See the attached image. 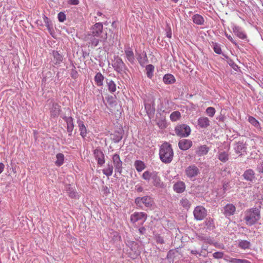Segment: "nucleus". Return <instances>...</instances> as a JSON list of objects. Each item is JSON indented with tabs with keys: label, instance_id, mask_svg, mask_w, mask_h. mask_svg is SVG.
Here are the masks:
<instances>
[{
	"label": "nucleus",
	"instance_id": "obj_11",
	"mask_svg": "<svg viewBox=\"0 0 263 263\" xmlns=\"http://www.w3.org/2000/svg\"><path fill=\"white\" fill-rule=\"evenodd\" d=\"M247 147L246 144L243 141L236 142L234 145V149L236 153L239 154V156L242 155V154L246 152Z\"/></svg>",
	"mask_w": 263,
	"mask_h": 263
},
{
	"label": "nucleus",
	"instance_id": "obj_17",
	"mask_svg": "<svg viewBox=\"0 0 263 263\" xmlns=\"http://www.w3.org/2000/svg\"><path fill=\"white\" fill-rule=\"evenodd\" d=\"M242 176L244 179L248 181L253 182L255 179V172L252 169L247 170Z\"/></svg>",
	"mask_w": 263,
	"mask_h": 263
},
{
	"label": "nucleus",
	"instance_id": "obj_7",
	"mask_svg": "<svg viewBox=\"0 0 263 263\" xmlns=\"http://www.w3.org/2000/svg\"><path fill=\"white\" fill-rule=\"evenodd\" d=\"M206 210L202 206H197L194 210V218L197 220H202L206 216Z\"/></svg>",
	"mask_w": 263,
	"mask_h": 263
},
{
	"label": "nucleus",
	"instance_id": "obj_47",
	"mask_svg": "<svg viewBox=\"0 0 263 263\" xmlns=\"http://www.w3.org/2000/svg\"><path fill=\"white\" fill-rule=\"evenodd\" d=\"M223 254L222 252H216L213 254V256L215 258L220 259L223 257Z\"/></svg>",
	"mask_w": 263,
	"mask_h": 263
},
{
	"label": "nucleus",
	"instance_id": "obj_54",
	"mask_svg": "<svg viewBox=\"0 0 263 263\" xmlns=\"http://www.w3.org/2000/svg\"><path fill=\"white\" fill-rule=\"evenodd\" d=\"M135 190L140 193L143 192V189L141 185L138 184L135 186Z\"/></svg>",
	"mask_w": 263,
	"mask_h": 263
},
{
	"label": "nucleus",
	"instance_id": "obj_31",
	"mask_svg": "<svg viewBox=\"0 0 263 263\" xmlns=\"http://www.w3.org/2000/svg\"><path fill=\"white\" fill-rule=\"evenodd\" d=\"M114 166L110 163L107 164V166L102 170L103 173L106 176L109 177L112 175L113 173Z\"/></svg>",
	"mask_w": 263,
	"mask_h": 263
},
{
	"label": "nucleus",
	"instance_id": "obj_39",
	"mask_svg": "<svg viewBox=\"0 0 263 263\" xmlns=\"http://www.w3.org/2000/svg\"><path fill=\"white\" fill-rule=\"evenodd\" d=\"M249 122L256 128H260V124L259 122L253 117L250 116L248 119Z\"/></svg>",
	"mask_w": 263,
	"mask_h": 263
},
{
	"label": "nucleus",
	"instance_id": "obj_6",
	"mask_svg": "<svg viewBox=\"0 0 263 263\" xmlns=\"http://www.w3.org/2000/svg\"><path fill=\"white\" fill-rule=\"evenodd\" d=\"M175 131L177 135L181 137H186L190 134L191 128L189 126L182 124L177 126L175 127Z\"/></svg>",
	"mask_w": 263,
	"mask_h": 263
},
{
	"label": "nucleus",
	"instance_id": "obj_16",
	"mask_svg": "<svg viewBox=\"0 0 263 263\" xmlns=\"http://www.w3.org/2000/svg\"><path fill=\"white\" fill-rule=\"evenodd\" d=\"M63 119L65 120L67 125V130L69 136H71L74 128L73 119L71 117L64 116Z\"/></svg>",
	"mask_w": 263,
	"mask_h": 263
},
{
	"label": "nucleus",
	"instance_id": "obj_56",
	"mask_svg": "<svg viewBox=\"0 0 263 263\" xmlns=\"http://www.w3.org/2000/svg\"><path fill=\"white\" fill-rule=\"evenodd\" d=\"M224 259L228 262L234 263V261L233 260H234V258H231L230 257L226 256Z\"/></svg>",
	"mask_w": 263,
	"mask_h": 263
},
{
	"label": "nucleus",
	"instance_id": "obj_1",
	"mask_svg": "<svg viewBox=\"0 0 263 263\" xmlns=\"http://www.w3.org/2000/svg\"><path fill=\"white\" fill-rule=\"evenodd\" d=\"M103 26L101 23H96L91 28L90 33L88 35V38L90 41L92 45L96 47L98 45L101 34L103 31Z\"/></svg>",
	"mask_w": 263,
	"mask_h": 263
},
{
	"label": "nucleus",
	"instance_id": "obj_20",
	"mask_svg": "<svg viewBox=\"0 0 263 263\" xmlns=\"http://www.w3.org/2000/svg\"><path fill=\"white\" fill-rule=\"evenodd\" d=\"M173 189L176 193H181L183 192L185 189V183L182 181H178L174 184Z\"/></svg>",
	"mask_w": 263,
	"mask_h": 263
},
{
	"label": "nucleus",
	"instance_id": "obj_45",
	"mask_svg": "<svg viewBox=\"0 0 263 263\" xmlns=\"http://www.w3.org/2000/svg\"><path fill=\"white\" fill-rule=\"evenodd\" d=\"M152 175L153 172L145 171L142 175V178L145 180L149 181L151 179Z\"/></svg>",
	"mask_w": 263,
	"mask_h": 263
},
{
	"label": "nucleus",
	"instance_id": "obj_40",
	"mask_svg": "<svg viewBox=\"0 0 263 263\" xmlns=\"http://www.w3.org/2000/svg\"><path fill=\"white\" fill-rule=\"evenodd\" d=\"M181 205L186 209H188L190 208L191 205L190 201L186 198L184 197L180 200Z\"/></svg>",
	"mask_w": 263,
	"mask_h": 263
},
{
	"label": "nucleus",
	"instance_id": "obj_4",
	"mask_svg": "<svg viewBox=\"0 0 263 263\" xmlns=\"http://www.w3.org/2000/svg\"><path fill=\"white\" fill-rule=\"evenodd\" d=\"M135 202L137 206L143 209L144 207L150 208L153 203V201L149 196H145L136 198Z\"/></svg>",
	"mask_w": 263,
	"mask_h": 263
},
{
	"label": "nucleus",
	"instance_id": "obj_52",
	"mask_svg": "<svg viewBox=\"0 0 263 263\" xmlns=\"http://www.w3.org/2000/svg\"><path fill=\"white\" fill-rule=\"evenodd\" d=\"M234 263H247L248 261L245 259L234 258Z\"/></svg>",
	"mask_w": 263,
	"mask_h": 263
},
{
	"label": "nucleus",
	"instance_id": "obj_44",
	"mask_svg": "<svg viewBox=\"0 0 263 263\" xmlns=\"http://www.w3.org/2000/svg\"><path fill=\"white\" fill-rule=\"evenodd\" d=\"M215 109L213 107H209L206 109V114L210 117H213L215 114Z\"/></svg>",
	"mask_w": 263,
	"mask_h": 263
},
{
	"label": "nucleus",
	"instance_id": "obj_41",
	"mask_svg": "<svg viewBox=\"0 0 263 263\" xmlns=\"http://www.w3.org/2000/svg\"><path fill=\"white\" fill-rule=\"evenodd\" d=\"M238 246L243 249H248L250 248V242L247 240H241L238 243Z\"/></svg>",
	"mask_w": 263,
	"mask_h": 263
},
{
	"label": "nucleus",
	"instance_id": "obj_60",
	"mask_svg": "<svg viewBox=\"0 0 263 263\" xmlns=\"http://www.w3.org/2000/svg\"><path fill=\"white\" fill-rule=\"evenodd\" d=\"M97 14L98 16H101L102 15V13L101 12L98 11L97 12Z\"/></svg>",
	"mask_w": 263,
	"mask_h": 263
},
{
	"label": "nucleus",
	"instance_id": "obj_25",
	"mask_svg": "<svg viewBox=\"0 0 263 263\" xmlns=\"http://www.w3.org/2000/svg\"><path fill=\"white\" fill-rule=\"evenodd\" d=\"M193 22L198 25H202L204 23V18L200 14H196L192 16Z\"/></svg>",
	"mask_w": 263,
	"mask_h": 263
},
{
	"label": "nucleus",
	"instance_id": "obj_15",
	"mask_svg": "<svg viewBox=\"0 0 263 263\" xmlns=\"http://www.w3.org/2000/svg\"><path fill=\"white\" fill-rule=\"evenodd\" d=\"M199 173L198 167L193 165L188 166L185 170V174L189 178L196 176Z\"/></svg>",
	"mask_w": 263,
	"mask_h": 263
},
{
	"label": "nucleus",
	"instance_id": "obj_12",
	"mask_svg": "<svg viewBox=\"0 0 263 263\" xmlns=\"http://www.w3.org/2000/svg\"><path fill=\"white\" fill-rule=\"evenodd\" d=\"M127 245L130 248L131 251L133 252V258H136L140 254V251L139 249L138 243L134 241H128Z\"/></svg>",
	"mask_w": 263,
	"mask_h": 263
},
{
	"label": "nucleus",
	"instance_id": "obj_18",
	"mask_svg": "<svg viewBox=\"0 0 263 263\" xmlns=\"http://www.w3.org/2000/svg\"><path fill=\"white\" fill-rule=\"evenodd\" d=\"M235 206L232 204H227L224 208L223 214L226 217L232 216L234 214L235 212Z\"/></svg>",
	"mask_w": 263,
	"mask_h": 263
},
{
	"label": "nucleus",
	"instance_id": "obj_14",
	"mask_svg": "<svg viewBox=\"0 0 263 263\" xmlns=\"http://www.w3.org/2000/svg\"><path fill=\"white\" fill-rule=\"evenodd\" d=\"M93 154L99 165H102L104 164L105 162L104 155L100 149H95L93 151Z\"/></svg>",
	"mask_w": 263,
	"mask_h": 263
},
{
	"label": "nucleus",
	"instance_id": "obj_19",
	"mask_svg": "<svg viewBox=\"0 0 263 263\" xmlns=\"http://www.w3.org/2000/svg\"><path fill=\"white\" fill-rule=\"evenodd\" d=\"M192 145V142L190 140L182 139L179 142V147L183 151L187 150Z\"/></svg>",
	"mask_w": 263,
	"mask_h": 263
},
{
	"label": "nucleus",
	"instance_id": "obj_10",
	"mask_svg": "<svg viewBox=\"0 0 263 263\" xmlns=\"http://www.w3.org/2000/svg\"><path fill=\"white\" fill-rule=\"evenodd\" d=\"M112 66L115 70L119 73L123 71L125 67V64L122 60L118 57L115 58Z\"/></svg>",
	"mask_w": 263,
	"mask_h": 263
},
{
	"label": "nucleus",
	"instance_id": "obj_21",
	"mask_svg": "<svg viewBox=\"0 0 263 263\" xmlns=\"http://www.w3.org/2000/svg\"><path fill=\"white\" fill-rule=\"evenodd\" d=\"M198 124L201 128H206L210 125V121L207 117H202L198 119Z\"/></svg>",
	"mask_w": 263,
	"mask_h": 263
},
{
	"label": "nucleus",
	"instance_id": "obj_37",
	"mask_svg": "<svg viewBox=\"0 0 263 263\" xmlns=\"http://www.w3.org/2000/svg\"><path fill=\"white\" fill-rule=\"evenodd\" d=\"M57 160L55 162L57 166H61L63 164L64 156L62 153H58L56 155Z\"/></svg>",
	"mask_w": 263,
	"mask_h": 263
},
{
	"label": "nucleus",
	"instance_id": "obj_46",
	"mask_svg": "<svg viewBox=\"0 0 263 263\" xmlns=\"http://www.w3.org/2000/svg\"><path fill=\"white\" fill-rule=\"evenodd\" d=\"M213 49L215 52L217 54H220L222 52L220 45L218 44H214L213 46Z\"/></svg>",
	"mask_w": 263,
	"mask_h": 263
},
{
	"label": "nucleus",
	"instance_id": "obj_30",
	"mask_svg": "<svg viewBox=\"0 0 263 263\" xmlns=\"http://www.w3.org/2000/svg\"><path fill=\"white\" fill-rule=\"evenodd\" d=\"M163 82L166 84H172L175 83V79L171 74H166L163 78Z\"/></svg>",
	"mask_w": 263,
	"mask_h": 263
},
{
	"label": "nucleus",
	"instance_id": "obj_35",
	"mask_svg": "<svg viewBox=\"0 0 263 263\" xmlns=\"http://www.w3.org/2000/svg\"><path fill=\"white\" fill-rule=\"evenodd\" d=\"M208 152L209 148L206 145H202L198 148L197 154L199 156H203L206 155Z\"/></svg>",
	"mask_w": 263,
	"mask_h": 263
},
{
	"label": "nucleus",
	"instance_id": "obj_5",
	"mask_svg": "<svg viewBox=\"0 0 263 263\" xmlns=\"http://www.w3.org/2000/svg\"><path fill=\"white\" fill-rule=\"evenodd\" d=\"M155 99L152 96H146L144 99L145 109L147 114L149 116L153 115L155 111Z\"/></svg>",
	"mask_w": 263,
	"mask_h": 263
},
{
	"label": "nucleus",
	"instance_id": "obj_23",
	"mask_svg": "<svg viewBox=\"0 0 263 263\" xmlns=\"http://www.w3.org/2000/svg\"><path fill=\"white\" fill-rule=\"evenodd\" d=\"M125 53L127 60L131 63H134L135 62V57L133 50L129 47H128L125 50Z\"/></svg>",
	"mask_w": 263,
	"mask_h": 263
},
{
	"label": "nucleus",
	"instance_id": "obj_34",
	"mask_svg": "<svg viewBox=\"0 0 263 263\" xmlns=\"http://www.w3.org/2000/svg\"><path fill=\"white\" fill-rule=\"evenodd\" d=\"M134 165L138 172H141L145 167L144 163L140 160H136L135 162Z\"/></svg>",
	"mask_w": 263,
	"mask_h": 263
},
{
	"label": "nucleus",
	"instance_id": "obj_63",
	"mask_svg": "<svg viewBox=\"0 0 263 263\" xmlns=\"http://www.w3.org/2000/svg\"><path fill=\"white\" fill-rule=\"evenodd\" d=\"M172 1H173V2L175 3H177L178 1V0H172Z\"/></svg>",
	"mask_w": 263,
	"mask_h": 263
},
{
	"label": "nucleus",
	"instance_id": "obj_26",
	"mask_svg": "<svg viewBox=\"0 0 263 263\" xmlns=\"http://www.w3.org/2000/svg\"><path fill=\"white\" fill-rule=\"evenodd\" d=\"M106 84L108 91L110 93H114L116 91V84L112 80L106 79Z\"/></svg>",
	"mask_w": 263,
	"mask_h": 263
},
{
	"label": "nucleus",
	"instance_id": "obj_27",
	"mask_svg": "<svg viewBox=\"0 0 263 263\" xmlns=\"http://www.w3.org/2000/svg\"><path fill=\"white\" fill-rule=\"evenodd\" d=\"M137 60L141 66H144L148 62L146 53L145 52H143L139 54L137 57Z\"/></svg>",
	"mask_w": 263,
	"mask_h": 263
},
{
	"label": "nucleus",
	"instance_id": "obj_64",
	"mask_svg": "<svg viewBox=\"0 0 263 263\" xmlns=\"http://www.w3.org/2000/svg\"><path fill=\"white\" fill-rule=\"evenodd\" d=\"M262 81H263V78H262Z\"/></svg>",
	"mask_w": 263,
	"mask_h": 263
},
{
	"label": "nucleus",
	"instance_id": "obj_62",
	"mask_svg": "<svg viewBox=\"0 0 263 263\" xmlns=\"http://www.w3.org/2000/svg\"><path fill=\"white\" fill-rule=\"evenodd\" d=\"M167 36L168 37H171V33H167Z\"/></svg>",
	"mask_w": 263,
	"mask_h": 263
},
{
	"label": "nucleus",
	"instance_id": "obj_2",
	"mask_svg": "<svg viewBox=\"0 0 263 263\" xmlns=\"http://www.w3.org/2000/svg\"><path fill=\"white\" fill-rule=\"evenodd\" d=\"M159 156L161 160L165 163H170L173 158L174 153L171 145L167 143L161 145L159 150Z\"/></svg>",
	"mask_w": 263,
	"mask_h": 263
},
{
	"label": "nucleus",
	"instance_id": "obj_53",
	"mask_svg": "<svg viewBox=\"0 0 263 263\" xmlns=\"http://www.w3.org/2000/svg\"><path fill=\"white\" fill-rule=\"evenodd\" d=\"M257 171L259 173H263V162H261L260 164L258 165L257 167Z\"/></svg>",
	"mask_w": 263,
	"mask_h": 263
},
{
	"label": "nucleus",
	"instance_id": "obj_55",
	"mask_svg": "<svg viewBox=\"0 0 263 263\" xmlns=\"http://www.w3.org/2000/svg\"><path fill=\"white\" fill-rule=\"evenodd\" d=\"M79 3V0H69L68 4L72 5H78Z\"/></svg>",
	"mask_w": 263,
	"mask_h": 263
},
{
	"label": "nucleus",
	"instance_id": "obj_48",
	"mask_svg": "<svg viewBox=\"0 0 263 263\" xmlns=\"http://www.w3.org/2000/svg\"><path fill=\"white\" fill-rule=\"evenodd\" d=\"M58 18L60 22H63L66 20V15L64 13L61 12L58 14Z\"/></svg>",
	"mask_w": 263,
	"mask_h": 263
},
{
	"label": "nucleus",
	"instance_id": "obj_22",
	"mask_svg": "<svg viewBox=\"0 0 263 263\" xmlns=\"http://www.w3.org/2000/svg\"><path fill=\"white\" fill-rule=\"evenodd\" d=\"M77 123L78 124L79 130L80 131V135L83 138H85L87 135L86 127H85L83 122L80 119L78 120Z\"/></svg>",
	"mask_w": 263,
	"mask_h": 263
},
{
	"label": "nucleus",
	"instance_id": "obj_49",
	"mask_svg": "<svg viewBox=\"0 0 263 263\" xmlns=\"http://www.w3.org/2000/svg\"><path fill=\"white\" fill-rule=\"evenodd\" d=\"M155 240L157 243L163 244L164 243L163 238L159 235H155Z\"/></svg>",
	"mask_w": 263,
	"mask_h": 263
},
{
	"label": "nucleus",
	"instance_id": "obj_36",
	"mask_svg": "<svg viewBox=\"0 0 263 263\" xmlns=\"http://www.w3.org/2000/svg\"><path fill=\"white\" fill-rule=\"evenodd\" d=\"M145 69L147 77L151 79L153 76L154 66L152 64H149L146 66Z\"/></svg>",
	"mask_w": 263,
	"mask_h": 263
},
{
	"label": "nucleus",
	"instance_id": "obj_24",
	"mask_svg": "<svg viewBox=\"0 0 263 263\" xmlns=\"http://www.w3.org/2000/svg\"><path fill=\"white\" fill-rule=\"evenodd\" d=\"M60 108L61 107L58 104L53 103L50 109L51 116L53 117L58 116L61 110Z\"/></svg>",
	"mask_w": 263,
	"mask_h": 263
},
{
	"label": "nucleus",
	"instance_id": "obj_59",
	"mask_svg": "<svg viewBox=\"0 0 263 263\" xmlns=\"http://www.w3.org/2000/svg\"><path fill=\"white\" fill-rule=\"evenodd\" d=\"M4 167V164L3 163H0V174L3 172Z\"/></svg>",
	"mask_w": 263,
	"mask_h": 263
},
{
	"label": "nucleus",
	"instance_id": "obj_50",
	"mask_svg": "<svg viewBox=\"0 0 263 263\" xmlns=\"http://www.w3.org/2000/svg\"><path fill=\"white\" fill-rule=\"evenodd\" d=\"M226 36L227 37V39L231 42L233 44L237 45V44L236 42L233 39L232 36L230 34H228V33H225Z\"/></svg>",
	"mask_w": 263,
	"mask_h": 263
},
{
	"label": "nucleus",
	"instance_id": "obj_3",
	"mask_svg": "<svg viewBox=\"0 0 263 263\" xmlns=\"http://www.w3.org/2000/svg\"><path fill=\"white\" fill-rule=\"evenodd\" d=\"M260 218V211L259 208H253L245 212L244 219L249 226L255 224Z\"/></svg>",
	"mask_w": 263,
	"mask_h": 263
},
{
	"label": "nucleus",
	"instance_id": "obj_61",
	"mask_svg": "<svg viewBox=\"0 0 263 263\" xmlns=\"http://www.w3.org/2000/svg\"><path fill=\"white\" fill-rule=\"evenodd\" d=\"M201 239L203 240H205V241L208 240V239H206V237H202Z\"/></svg>",
	"mask_w": 263,
	"mask_h": 263
},
{
	"label": "nucleus",
	"instance_id": "obj_57",
	"mask_svg": "<svg viewBox=\"0 0 263 263\" xmlns=\"http://www.w3.org/2000/svg\"><path fill=\"white\" fill-rule=\"evenodd\" d=\"M139 231L141 234H144L145 233L146 229L144 227H141L139 229Z\"/></svg>",
	"mask_w": 263,
	"mask_h": 263
},
{
	"label": "nucleus",
	"instance_id": "obj_43",
	"mask_svg": "<svg viewBox=\"0 0 263 263\" xmlns=\"http://www.w3.org/2000/svg\"><path fill=\"white\" fill-rule=\"evenodd\" d=\"M66 191L69 197L72 198H77V193L74 191L73 189L71 188L70 186H68L67 187Z\"/></svg>",
	"mask_w": 263,
	"mask_h": 263
},
{
	"label": "nucleus",
	"instance_id": "obj_29",
	"mask_svg": "<svg viewBox=\"0 0 263 263\" xmlns=\"http://www.w3.org/2000/svg\"><path fill=\"white\" fill-rule=\"evenodd\" d=\"M229 156L228 153L225 151H220L218 153V158L222 162L227 161L229 160Z\"/></svg>",
	"mask_w": 263,
	"mask_h": 263
},
{
	"label": "nucleus",
	"instance_id": "obj_9",
	"mask_svg": "<svg viewBox=\"0 0 263 263\" xmlns=\"http://www.w3.org/2000/svg\"><path fill=\"white\" fill-rule=\"evenodd\" d=\"M147 214L144 212H135L130 216V221L133 223L141 221L142 224L147 219Z\"/></svg>",
	"mask_w": 263,
	"mask_h": 263
},
{
	"label": "nucleus",
	"instance_id": "obj_8",
	"mask_svg": "<svg viewBox=\"0 0 263 263\" xmlns=\"http://www.w3.org/2000/svg\"><path fill=\"white\" fill-rule=\"evenodd\" d=\"M112 161L116 172L121 174L122 172V161L121 160L119 155L115 154L112 156Z\"/></svg>",
	"mask_w": 263,
	"mask_h": 263
},
{
	"label": "nucleus",
	"instance_id": "obj_51",
	"mask_svg": "<svg viewBox=\"0 0 263 263\" xmlns=\"http://www.w3.org/2000/svg\"><path fill=\"white\" fill-rule=\"evenodd\" d=\"M122 137L120 135H115L112 138V140L115 143H118L121 140Z\"/></svg>",
	"mask_w": 263,
	"mask_h": 263
},
{
	"label": "nucleus",
	"instance_id": "obj_28",
	"mask_svg": "<svg viewBox=\"0 0 263 263\" xmlns=\"http://www.w3.org/2000/svg\"><path fill=\"white\" fill-rule=\"evenodd\" d=\"M104 79V77L101 72L97 73L94 78L95 83L98 86L103 85Z\"/></svg>",
	"mask_w": 263,
	"mask_h": 263
},
{
	"label": "nucleus",
	"instance_id": "obj_13",
	"mask_svg": "<svg viewBox=\"0 0 263 263\" xmlns=\"http://www.w3.org/2000/svg\"><path fill=\"white\" fill-rule=\"evenodd\" d=\"M232 29L235 35H236L239 39L242 40L247 39V36L246 34L243 31L242 29L239 26L233 24L232 26Z\"/></svg>",
	"mask_w": 263,
	"mask_h": 263
},
{
	"label": "nucleus",
	"instance_id": "obj_58",
	"mask_svg": "<svg viewBox=\"0 0 263 263\" xmlns=\"http://www.w3.org/2000/svg\"><path fill=\"white\" fill-rule=\"evenodd\" d=\"M103 191H104V193H105V194L109 193V189L106 186H103Z\"/></svg>",
	"mask_w": 263,
	"mask_h": 263
},
{
	"label": "nucleus",
	"instance_id": "obj_38",
	"mask_svg": "<svg viewBox=\"0 0 263 263\" xmlns=\"http://www.w3.org/2000/svg\"><path fill=\"white\" fill-rule=\"evenodd\" d=\"M180 117L181 114L178 111H174L170 115V119L173 122L177 121Z\"/></svg>",
	"mask_w": 263,
	"mask_h": 263
},
{
	"label": "nucleus",
	"instance_id": "obj_33",
	"mask_svg": "<svg viewBox=\"0 0 263 263\" xmlns=\"http://www.w3.org/2000/svg\"><path fill=\"white\" fill-rule=\"evenodd\" d=\"M53 62L55 64H60L62 61L63 58L57 51H53Z\"/></svg>",
	"mask_w": 263,
	"mask_h": 263
},
{
	"label": "nucleus",
	"instance_id": "obj_32",
	"mask_svg": "<svg viewBox=\"0 0 263 263\" xmlns=\"http://www.w3.org/2000/svg\"><path fill=\"white\" fill-rule=\"evenodd\" d=\"M151 179L153 180V183L155 186H160V179L159 176H158V174L157 172H153V175Z\"/></svg>",
	"mask_w": 263,
	"mask_h": 263
},
{
	"label": "nucleus",
	"instance_id": "obj_42",
	"mask_svg": "<svg viewBox=\"0 0 263 263\" xmlns=\"http://www.w3.org/2000/svg\"><path fill=\"white\" fill-rule=\"evenodd\" d=\"M44 22L46 24L48 31L51 32L52 29V23L50 20L45 15L43 17Z\"/></svg>",
	"mask_w": 263,
	"mask_h": 263
}]
</instances>
